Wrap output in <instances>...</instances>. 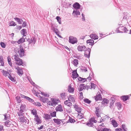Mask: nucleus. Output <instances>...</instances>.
Instances as JSON below:
<instances>
[{
  "mask_svg": "<svg viewBox=\"0 0 131 131\" xmlns=\"http://www.w3.org/2000/svg\"><path fill=\"white\" fill-rule=\"evenodd\" d=\"M60 101L58 99H56L52 98L50 101H49L47 104L50 106H55L57 104L58 105L57 106H62L61 105L59 104L60 103Z\"/></svg>",
  "mask_w": 131,
  "mask_h": 131,
  "instance_id": "1",
  "label": "nucleus"
},
{
  "mask_svg": "<svg viewBox=\"0 0 131 131\" xmlns=\"http://www.w3.org/2000/svg\"><path fill=\"white\" fill-rule=\"evenodd\" d=\"M128 31L125 27L123 26L122 24L120 25L119 27L116 29V31L119 33L127 32Z\"/></svg>",
  "mask_w": 131,
  "mask_h": 131,
  "instance_id": "2",
  "label": "nucleus"
},
{
  "mask_svg": "<svg viewBox=\"0 0 131 131\" xmlns=\"http://www.w3.org/2000/svg\"><path fill=\"white\" fill-rule=\"evenodd\" d=\"M14 59L16 61V64L18 65H23V62L22 59L19 58V56L17 53L14 54Z\"/></svg>",
  "mask_w": 131,
  "mask_h": 131,
  "instance_id": "3",
  "label": "nucleus"
},
{
  "mask_svg": "<svg viewBox=\"0 0 131 131\" xmlns=\"http://www.w3.org/2000/svg\"><path fill=\"white\" fill-rule=\"evenodd\" d=\"M26 99L28 100L29 102L31 103L35 106H41V105L39 102H35L33 100L28 97H26Z\"/></svg>",
  "mask_w": 131,
  "mask_h": 131,
  "instance_id": "4",
  "label": "nucleus"
},
{
  "mask_svg": "<svg viewBox=\"0 0 131 131\" xmlns=\"http://www.w3.org/2000/svg\"><path fill=\"white\" fill-rule=\"evenodd\" d=\"M69 42L70 43L74 44L77 43L78 40L76 37L73 36H70L69 37Z\"/></svg>",
  "mask_w": 131,
  "mask_h": 131,
  "instance_id": "5",
  "label": "nucleus"
},
{
  "mask_svg": "<svg viewBox=\"0 0 131 131\" xmlns=\"http://www.w3.org/2000/svg\"><path fill=\"white\" fill-rule=\"evenodd\" d=\"M95 113L96 116L98 117H101L100 114L102 113V109L101 107H95Z\"/></svg>",
  "mask_w": 131,
  "mask_h": 131,
  "instance_id": "6",
  "label": "nucleus"
},
{
  "mask_svg": "<svg viewBox=\"0 0 131 131\" xmlns=\"http://www.w3.org/2000/svg\"><path fill=\"white\" fill-rule=\"evenodd\" d=\"M84 51H85L84 56L87 58H89L91 51V49L88 48L87 49H86Z\"/></svg>",
  "mask_w": 131,
  "mask_h": 131,
  "instance_id": "7",
  "label": "nucleus"
},
{
  "mask_svg": "<svg viewBox=\"0 0 131 131\" xmlns=\"http://www.w3.org/2000/svg\"><path fill=\"white\" fill-rule=\"evenodd\" d=\"M19 120L20 122H21L23 123H25L26 124L27 122V124H28L29 123V120L27 118L25 117H19Z\"/></svg>",
  "mask_w": 131,
  "mask_h": 131,
  "instance_id": "8",
  "label": "nucleus"
},
{
  "mask_svg": "<svg viewBox=\"0 0 131 131\" xmlns=\"http://www.w3.org/2000/svg\"><path fill=\"white\" fill-rule=\"evenodd\" d=\"M25 107H20V111L18 113L19 116H20L23 115L24 114V111L25 110Z\"/></svg>",
  "mask_w": 131,
  "mask_h": 131,
  "instance_id": "9",
  "label": "nucleus"
},
{
  "mask_svg": "<svg viewBox=\"0 0 131 131\" xmlns=\"http://www.w3.org/2000/svg\"><path fill=\"white\" fill-rule=\"evenodd\" d=\"M36 40V38L34 37H32V38L28 39V42H29V44L32 43L33 44V45L32 46H34V45L35 43Z\"/></svg>",
  "mask_w": 131,
  "mask_h": 131,
  "instance_id": "10",
  "label": "nucleus"
},
{
  "mask_svg": "<svg viewBox=\"0 0 131 131\" xmlns=\"http://www.w3.org/2000/svg\"><path fill=\"white\" fill-rule=\"evenodd\" d=\"M78 50L79 51H84L86 50L87 48L85 46L83 45L78 46L77 48Z\"/></svg>",
  "mask_w": 131,
  "mask_h": 131,
  "instance_id": "11",
  "label": "nucleus"
},
{
  "mask_svg": "<svg viewBox=\"0 0 131 131\" xmlns=\"http://www.w3.org/2000/svg\"><path fill=\"white\" fill-rule=\"evenodd\" d=\"M17 70V73L20 76H21L23 74V71L22 68L18 67L16 68Z\"/></svg>",
  "mask_w": 131,
  "mask_h": 131,
  "instance_id": "12",
  "label": "nucleus"
},
{
  "mask_svg": "<svg viewBox=\"0 0 131 131\" xmlns=\"http://www.w3.org/2000/svg\"><path fill=\"white\" fill-rule=\"evenodd\" d=\"M18 53L20 56L21 57L24 56V50L22 48H20V50L18 51Z\"/></svg>",
  "mask_w": 131,
  "mask_h": 131,
  "instance_id": "13",
  "label": "nucleus"
},
{
  "mask_svg": "<svg viewBox=\"0 0 131 131\" xmlns=\"http://www.w3.org/2000/svg\"><path fill=\"white\" fill-rule=\"evenodd\" d=\"M73 7L75 9L78 10L80 8L81 5L78 3L76 2L73 5Z\"/></svg>",
  "mask_w": 131,
  "mask_h": 131,
  "instance_id": "14",
  "label": "nucleus"
},
{
  "mask_svg": "<svg viewBox=\"0 0 131 131\" xmlns=\"http://www.w3.org/2000/svg\"><path fill=\"white\" fill-rule=\"evenodd\" d=\"M80 12L78 10H74L72 13V15L75 17H77L78 15H80Z\"/></svg>",
  "mask_w": 131,
  "mask_h": 131,
  "instance_id": "15",
  "label": "nucleus"
},
{
  "mask_svg": "<svg viewBox=\"0 0 131 131\" xmlns=\"http://www.w3.org/2000/svg\"><path fill=\"white\" fill-rule=\"evenodd\" d=\"M129 95H124L122 96L121 97V99L123 100V101H125L129 99L130 96Z\"/></svg>",
  "mask_w": 131,
  "mask_h": 131,
  "instance_id": "16",
  "label": "nucleus"
},
{
  "mask_svg": "<svg viewBox=\"0 0 131 131\" xmlns=\"http://www.w3.org/2000/svg\"><path fill=\"white\" fill-rule=\"evenodd\" d=\"M72 78H76L79 76V75L77 73L76 70L73 71L72 72Z\"/></svg>",
  "mask_w": 131,
  "mask_h": 131,
  "instance_id": "17",
  "label": "nucleus"
},
{
  "mask_svg": "<svg viewBox=\"0 0 131 131\" xmlns=\"http://www.w3.org/2000/svg\"><path fill=\"white\" fill-rule=\"evenodd\" d=\"M90 37L92 39L94 40L98 39V36L95 34H92L90 36Z\"/></svg>",
  "mask_w": 131,
  "mask_h": 131,
  "instance_id": "18",
  "label": "nucleus"
},
{
  "mask_svg": "<svg viewBox=\"0 0 131 131\" xmlns=\"http://www.w3.org/2000/svg\"><path fill=\"white\" fill-rule=\"evenodd\" d=\"M35 118H34V120L37 122V124H40L41 123V121L40 119L39 118L38 115H35Z\"/></svg>",
  "mask_w": 131,
  "mask_h": 131,
  "instance_id": "19",
  "label": "nucleus"
},
{
  "mask_svg": "<svg viewBox=\"0 0 131 131\" xmlns=\"http://www.w3.org/2000/svg\"><path fill=\"white\" fill-rule=\"evenodd\" d=\"M75 110L79 114H81V111L83 109L80 107H74Z\"/></svg>",
  "mask_w": 131,
  "mask_h": 131,
  "instance_id": "20",
  "label": "nucleus"
},
{
  "mask_svg": "<svg viewBox=\"0 0 131 131\" xmlns=\"http://www.w3.org/2000/svg\"><path fill=\"white\" fill-rule=\"evenodd\" d=\"M21 33L23 35L24 38L26 37V35L27 34V30L25 29H23L21 31Z\"/></svg>",
  "mask_w": 131,
  "mask_h": 131,
  "instance_id": "21",
  "label": "nucleus"
},
{
  "mask_svg": "<svg viewBox=\"0 0 131 131\" xmlns=\"http://www.w3.org/2000/svg\"><path fill=\"white\" fill-rule=\"evenodd\" d=\"M108 103V101L106 99H104L102 101L101 104L103 106H106Z\"/></svg>",
  "mask_w": 131,
  "mask_h": 131,
  "instance_id": "22",
  "label": "nucleus"
},
{
  "mask_svg": "<svg viewBox=\"0 0 131 131\" xmlns=\"http://www.w3.org/2000/svg\"><path fill=\"white\" fill-rule=\"evenodd\" d=\"M51 116L50 115L48 114H44L43 118L45 119L46 120H49L51 118Z\"/></svg>",
  "mask_w": 131,
  "mask_h": 131,
  "instance_id": "23",
  "label": "nucleus"
},
{
  "mask_svg": "<svg viewBox=\"0 0 131 131\" xmlns=\"http://www.w3.org/2000/svg\"><path fill=\"white\" fill-rule=\"evenodd\" d=\"M78 89L80 92L82 91L83 89H85L84 84H81Z\"/></svg>",
  "mask_w": 131,
  "mask_h": 131,
  "instance_id": "24",
  "label": "nucleus"
},
{
  "mask_svg": "<svg viewBox=\"0 0 131 131\" xmlns=\"http://www.w3.org/2000/svg\"><path fill=\"white\" fill-rule=\"evenodd\" d=\"M78 79L79 82H84L86 81V78H83L81 77H79L78 78Z\"/></svg>",
  "mask_w": 131,
  "mask_h": 131,
  "instance_id": "25",
  "label": "nucleus"
},
{
  "mask_svg": "<svg viewBox=\"0 0 131 131\" xmlns=\"http://www.w3.org/2000/svg\"><path fill=\"white\" fill-rule=\"evenodd\" d=\"M26 38V37H25L24 38V37H23L22 38H21L17 41V43L19 44L22 43L25 41V40Z\"/></svg>",
  "mask_w": 131,
  "mask_h": 131,
  "instance_id": "26",
  "label": "nucleus"
},
{
  "mask_svg": "<svg viewBox=\"0 0 131 131\" xmlns=\"http://www.w3.org/2000/svg\"><path fill=\"white\" fill-rule=\"evenodd\" d=\"M68 90L69 92L72 93L74 91V88H72L71 86L69 85L68 87Z\"/></svg>",
  "mask_w": 131,
  "mask_h": 131,
  "instance_id": "27",
  "label": "nucleus"
},
{
  "mask_svg": "<svg viewBox=\"0 0 131 131\" xmlns=\"http://www.w3.org/2000/svg\"><path fill=\"white\" fill-rule=\"evenodd\" d=\"M46 128H47V131H56V128L52 127H47Z\"/></svg>",
  "mask_w": 131,
  "mask_h": 131,
  "instance_id": "28",
  "label": "nucleus"
},
{
  "mask_svg": "<svg viewBox=\"0 0 131 131\" xmlns=\"http://www.w3.org/2000/svg\"><path fill=\"white\" fill-rule=\"evenodd\" d=\"M0 63H1V66H4V59L2 56H0Z\"/></svg>",
  "mask_w": 131,
  "mask_h": 131,
  "instance_id": "29",
  "label": "nucleus"
},
{
  "mask_svg": "<svg viewBox=\"0 0 131 131\" xmlns=\"http://www.w3.org/2000/svg\"><path fill=\"white\" fill-rule=\"evenodd\" d=\"M8 77L9 78V79L13 82L15 83H16V81L15 78L12 77L11 75H9L8 76Z\"/></svg>",
  "mask_w": 131,
  "mask_h": 131,
  "instance_id": "30",
  "label": "nucleus"
},
{
  "mask_svg": "<svg viewBox=\"0 0 131 131\" xmlns=\"http://www.w3.org/2000/svg\"><path fill=\"white\" fill-rule=\"evenodd\" d=\"M10 123V121L8 120L7 121L5 122V125L7 127H9L11 125Z\"/></svg>",
  "mask_w": 131,
  "mask_h": 131,
  "instance_id": "31",
  "label": "nucleus"
},
{
  "mask_svg": "<svg viewBox=\"0 0 131 131\" xmlns=\"http://www.w3.org/2000/svg\"><path fill=\"white\" fill-rule=\"evenodd\" d=\"M69 100H66L64 102V104L65 105H66L68 106H70L72 105L71 103L69 102Z\"/></svg>",
  "mask_w": 131,
  "mask_h": 131,
  "instance_id": "32",
  "label": "nucleus"
},
{
  "mask_svg": "<svg viewBox=\"0 0 131 131\" xmlns=\"http://www.w3.org/2000/svg\"><path fill=\"white\" fill-rule=\"evenodd\" d=\"M2 72L3 73V75L6 77L10 75L8 72L4 70H3Z\"/></svg>",
  "mask_w": 131,
  "mask_h": 131,
  "instance_id": "33",
  "label": "nucleus"
},
{
  "mask_svg": "<svg viewBox=\"0 0 131 131\" xmlns=\"http://www.w3.org/2000/svg\"><path fill=\"white\" fill-rule=\"evenodd\" d=\"M57 26L55 24L51 23V29L53 30L57 28Z\"/></svg>",
  "mask_w": 131,
  "mask_h": 131,
  "instance_id": "34",
  "label": "nucleus"
},
{
  "mask_svg": "<svg viewBox=\"0 0 131 131\" xmlns=\"http://www.w3.org/2000/svg\"><path fill=\"white\" fill-rule=\"evenodd\" d=\"M61 120L58 119L54 118L53 119V121L54 123L57 124L58 125H59L60 124V121Z\"/></svg>",
  "mask_w": 131,
  "mask_h": 131,
  "instance_id": "35",
  "label": "nucleus"
},
{
  "mask_svg": "<svg viewBox=\"0 0 131 131\" xmlns=\"http://www.w3.org/2000/svg\"><path fill=\"white\" fill-rule=\"evenodd\" d=\"M111 122L113 126L115 127H117L118 125V124L115 120H112Z\"/></svg>",
  "mask_w": 131,
  "mask_h": 131,
  "instance_id": "36",
  "label": "nucleus"
},
{
  "mask_svg": "<svg viewBox=\"0 0 131 131\" xmlns=\"http://www.w3.org/2000/svg\"><path fill=\"white\" fill-rule=\"evenodd\" d=\"M109 130H110V129L104 127L103 128H101L100 129L97 130L98 131H108Z\"/></svg>",
  "mask_w": 131,
  "mask_h": 131,
  "instance_id": "37",
  "label": "nucleus"
},
{
  "mask_svg": "<svg viewBox=\"0 0 131 131\" xmlns=\"http://www.w3.org/2000/svg\"><path fill=\"white\" fill-rule=\"evenodd\" d=\"M64 107H56V110L57 111H63V109Z\"/></svg>",
  "mask_w": 131,
  "mask_h": 131,
  "instance_id": "38",
  "label": "nucleus"
},
{
  "mask_svg": "<svg viewBox=\"0 0 131 131\" xmlns=\"http://www.w3.org/2000/svg\"><path fill=\"white\" fill-rule=\"evenodd\" d=\"M48 98H45L44 97H41L40 98V99L41 100L42 102L44 103L47 102V101L48 100Z\"/></svg>",
  "mask_w": 131,
  "mask_h": 131,
  "instance_id": "39",
  "label": "nucleus"
},
{
  "mask_svg": "<svg viewBox=\"0 0 131 131\" xmlns=\"http://www.w3.org/2000/svg\"><path fill=\"white\" fill-rule=\"evenodd\" d=\"M110 100L111 101L110 103V106H112V105H113L115 101V100H114V99L113 97H111Z\"/></svg>",
  "mask_w": 131,
  "mask_h": 131,
  "instance_id": "40",
  "label": "nucleus"
},
{
  "mask_svg": "<svg viewBox=\"0 0 131 131\" xmlns=\"http://www.w3.org/2000/svg\"><path fill=\"white\" fill-rule=\"evenodd\" d=\"M16 100L18 103H21L22 100L20 99V96H16Z\"/></svg>",
  "mask_w": 131,
  "mask_h": 131,
  "instance_id": "41",
  "label": "nucleus"
},
{
  "mask_svg": "<svg viewBox=\"0 0 131 131\" xmlns=\"http://www.w3.org/2000/svg\"><path fill=\"white\" fill-rule=\"evenodd\" d=\"M93 76V73L92 72L90 73L89 77H88L87 79H89L90 80H91Z\"/></svg>",
  "mask_w": 131,
  "mask_h": 131,
  "instance_id": "42",
  "label": "nucleus"
},
{
  "mask_svg": "<svg viewBox=\"0 0 131 131\" xmlns=\"http://www.w3.org/2000/svg\"><path fill=\"white\" fill-rule=\"evenodd\" d=\"M69 101H71L72 102H74L75 101L74 98L72 95H70L68 97Z\"/></svg>",
  "mask_w": 131,
  "mask_h": 131,
  "instance_id": "43",
  "label": "nucleus"
},
{
  "mask_svg": "<svg viewBox=\"0 0 131 131\" xmlns=\"http://www.w3.org/2000/svg\"><path fill=\"white\" fill-rule=\"evenodd\" d=\"M78 60L77 59H74L73 61V64L75 66H77L78 64Z\"/></svg>",
  "mask_w": 131,
  "mask_h": 131,
  "instance_id": "44",
  "label": "nucleus"
},
{
  "mask_svg": "<svg viewBox=\"0 0 131 131\" xmlns=\"http://www.w3.org/2000/svg\"><path fill=\"white\" fill-rule=\"evenodd\" d=\"M15 20L19 24H21L22 23L21 22L20 19L19 18L17 17H16L15 18Z\"/></svg>",
  "mask_w": 131,
  "mask_h": 131,
  "instance_id": "45",
  "label": "nucleus"
},
{
  "mask_svg": "<svg viewBox=\"0 0 131 131\" xmlns=\"http://www.w3.org/2000/svg\"><path fill=\"white\" fill-rule=\"evenodd\" d=\"M84 102L86 103L89 104L91 102V101L90 100L88 99H85L84 100Z\"/></svg>",
  "mask_w": 131,
  "mask_h": 131,
  "instance_id": "46",
  "label": "nucleus"
},
{
  "mask_svg": "<svg viewBox=\"0 0 131 131\" xmlns=\"http://www.w3.org/2000/svg\"><path fill=\"white\" fill-rule=\"evenodd\" d=\"M37 111L35 109H33L31 111V113L33 115H35H35H37L36 114Z\"/></svg>",
  "mask_w": 131,
  "mask_h": 131,
  "instance_id": "47",
  "label": "nucleus"
},
{
  "mask_svg": "<svg viewBox=\"0 0 131 131\" xmlns=\"http://www.w3.org/2000/svg\"><path fill=\"white\" fill-rule=\"evenodd\" d=\"M115 105L116 106H122L121 102H117L115 103Z\"/></svg>",
  "mask_w": 131,
  "mask_h": 131,
  "instance_id": "48",
  "label": "nucleus"
},
{
  "mask_svg": "<svg viewBox=\"0 0 131 131\" xmlns=\"http://www.w3.org/2000/svg\"><path fill=\"white\" fill-rule=\"evenodd\" d=\"M80 69L82 71H84V72H86L87 71V69L86 68L84 67H81Z\"/></svg>",
  "mask_w": 131,
  "mask_h": 131,
  "instance_id": "49",
  "label": "nucleus"
},
{
  "mask_svg": "<svg viewBox=\"0 0 131 131\" xmlns=\"http://www.w3.org/2000/svg\"><path fill=\"white\" fill-rule=\"evenodd\" d=\"M86 125L89 126H93V123L92 122L89 121V122L88 123L86 124Z\"/></svg>",
  "mask_w": 131,
  "mask_h": 131,
  "instance_id": "50",
  "label": "nucleus"
},
{
  "mask_svg": "<svg viewBox=\"0 0 131 131\" xmlns=\"http://www.w3.org/2000/svg\"><path fill=\"white\" fill-rule=\"evenodd\" d=\"M51 116L52 117H54L56 116V111H54L52 113H51Z\"/></svg>",
  "mask_w": 131,
  "mask_h": 131,
  "instance_id": "51",
  "label": "nucleus"
},
{
  "mask_svg": "<svg viewBox=\"0 0 131 131\" xmlns=\"http://www.w3.org/2000/svg\"><path fill=\"white\" fill-rule=\"evenodd\" d=\"M56 19H57V21H58L60 24H61V21L60 18L58 16H57L56 18Z\"/></svg>",
  "mask_w": 131,
  "mask_h": 131,
  "instance_id": "52",
  "label": "nucleus"
},
{
  "mask_svg": "<svg viewBox=\"0 0 131 131\" xmlns=\"http://www.w3.org/2000/svg\"><path fill=\"white\" fill-rule=\"evenodd\" d=\"M65 93H62L60 94V97L61 99H63L65 98Z\"/></svg>",
  "mask_w": 131,
  "mask_h": 131,
  "instance_id": "53",
  "label": "nucleus"
},
{
  "mask_svg": "<svg viewBox=\"0 0 131 131\" xmlns=\"http://www.w3.org/2000/svg\"><path fill=\"white\" fill-rule=\"evenodd\" d=\"M122 128L124 131H127V129L126 128V127L125 125L123 124L122 125Z\"/></svg>",
  "mask_w": 131,
  "mask_h": 131,
  "instance_id": "54",
  "label": "nucleus"
},
{
  "mask_svg": "<svg viewBox=\"0 0 131 131\" xmlns=\"http://www.w3.org/2000/svg\"><path fill=\"white\" fill-rule=\"evenodd\" d=\"M0 44L2 47L4 48L5 47L6 45L3 42H1L0 43Z\"/></svg>",
  "mask_w": 131,
  "mask_h": 131,
  "instance_id": "55",
  "label": "nucleus"
},
{
  "mask_svg": "<svg viewBox=\"0 0 131 131\" xmlns=\"http://www.w3.org/2000/svg\"><path fill=\"white\" fill-rule=\"evenodd\" d=\"M41 94L42 95H43L45 97H49V95L47 94H46L43 92H41Z\"/></svg>",
  "mask_w": 131,
  "mask_h": 131,
  "instance_id": "56",
  "label": "nucleus"
},
{
  "mask_svg": "<svg viewBox=\"0 0 131 131\" xmlns=\"http://www.w3.org/2000/svg\"><path fill=\"white\" fill-rule=\"evenodd\" d=\"M78 117L80 119L83 118V116L82 113H81V115L78 114Z\"/></svg>",
  "mask_w": 131,
  "mask_h": 131,
  "instance_id": "57",
  "label": "nucleus"
},
{
  "mask_svg": "<svg viewBox=\"0 0 131 131\" xmlns=\"http://www.w3.org/2000/svg\"><path fill=\"white\" fill-rule=\"evenodd\" d=\"M69 121L71 123H73L75 121V120L73 119L71 117H70L69 118Z\"/></svg>",
  "mask_w": 131,
  "mask_h": 131,
  "instance_id": "58",
  "label": "nucleus"
},
{
  "mask_svg": "<svg viewBox=\"0 0 131 131\" xmlns=\"http://www.w3.org/2000/svg\"><path fill=\"white\" fill-rule=\"evenodd\" d=\"M82 20L83 21H85V18L84 15L82 13Z\"/></svg>",
  "mask_w": 131,
  "mask_h": 131,
  "instance_id": "59",
  "label": "nucleus"
},
{
  "mask_svg": "<svg viewBox=\"0 0 131 131\" xmlns=\"http://www.w3.org/2000/svg\"><path fill=\"white\" fill-rule=\"evenodd\" d=\"M10 25L11 26H14L16 25L15 23L13 21H12L10 22Z\"/></svg>",
  "mask_w": 131,
  "mask_h": 131,
  "instance_id": "60",
  "label": "nucleus"
},
{
  "mask_svg": "<svg viewBox=\"0 0 131 131\" xmlns=\"http://www.w3.org/2000/svg\"><path fill=\"white\" fill-rule=\"evenodd\" d=\"M91 86L92 88H93L94 89H95V88L96 87V85L94 84L93 83H91Z\"/></svg>",
  "mask_w": 131,
  "mask_h": 131,
  "instance_id": "61",
  "label": "nucleus"
},
{
  "mask_svg": "<svg viewBox=\"0 0 131 131\" xmlns=\"http://www.w3.org/2000/svg\"><path fill=\"white\" fill-rule=\"evenodd\" d=\"M60 34V31H59L58 32H56V34L60 38H62V37L60 35H59Z\"/></svg>",
  "mask_w": 131,
  "mask_h": 131,
  "instance_id": "62",
  "label": "nucleus"
},
{
  "mask_svg": "<svg viewBox=\"0 0 131 131\" xmlns=\"http://www.w3.org/2000/svg\"><path fill=\"white\" fill-rule=\"evenodd\" d=\"M26 23L25 21H24L23 23L22 26L23 27H25L26 26Z\"/></svg>",
  "mask_w": 131,
  "mask_h": 131,
  "instance_id": "63",
  "label": "nucleus"
},
{
  "mask_svg": "<svg viewBox=\"0 0 131 131\" xmlns=\"http://www.w3.org/2000/svg\"><path fill=\"white\" fill-rule=\"evenodd\" d=\"M53 31L56 34V32H58L59 31V30H58V29H57V28H55V29H54L53 30Z\"/></svg>",
  "mask_w": 131,
  "mask_h": 131,
  "instance_id": "64",
  "label": "nucleus"
}]
</instances>
